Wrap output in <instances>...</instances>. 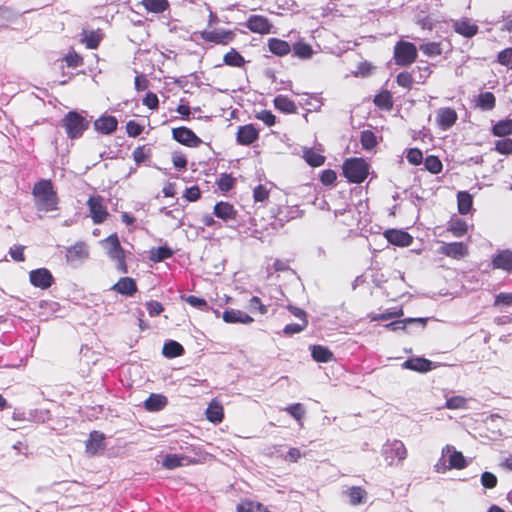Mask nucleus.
Here are the masks:
<instances>
[{
	"instance_id": "nucleus-1",
	"label": "nucleus",
	"mask_w": 512,
	"mask_h": 512,
	"mask_svg": "<svg viewBox=\"0 0 512 512\" xmlns=\"http://www.w3.org/2000/svg\"><path fill=\"white\" fill-rule=\"evenodd\" d=\"M32 194L37 211L47 213L57 209L58 196L51 180L42 179L35 183Z\"/></svg>"
},
{
	"instance_id": "nucleus-2",
	"label": "nucleus",
	"mask_w": 512,
	"mask_h": 512,
	"mask_svg": "<svg viewBox=\"0 0 512 512\" xmlns=\"http://www.w3.org/2000/svg\"><path fill=\"white\" fill-rule=\"evenodd\" d=\"M100 244L105 249L108 257L116 261V268L121 273H127V265L125 262V252L121 247L118 235L113 233L107 238L100 241Z\"/></svg>"
},
{
	"instance_id": "nucleus-3",
	"label": "nucleus",
	"mask_w": 512,
	"mask_h": 512,
	"mask_svg": "<svg viewBox=\"0 0 512 512\" xmlns=\"http://www.w3.org/2000/svg\"><path fill=\"white\" fill-rule=\"evenodd\" d=\"M90 122L85 116L77 111L68 112L62 119V126L65 128L66 134L71 139L79 138L84 131L88 129Z\"/></svg>"
},
{
	"instance_id": "nucleus-4",
	"label": "nucleus",
	"mask_w": 512,
	"mask_h": 512,
	"mask_svg": "<svg viewBox=\"0 0 512 512\" xmlns=\"http://www.w3.org/2000/svg\"><path fill=\"white\" fill-rule=\"evenodd\" d=\"M369 173V166L362 158H350L343 164V174L351 183H362Z\"/></svg>"
},
{
	"instance_id": "nucleus-5",
	"label": "nucleus",
	"mask_w": 512,
	"mask_h": 512,
	"mask_svg": "<svg viewBox=\"0 0 512 512\" xmlns=\"http://www.w3.org/2000/svg\"><path fill=\"white\" fill-rule=\"evenodd\" d=\"M417 58V48L411 42L399 41L394 47L395 63L399 66H409Z\"/></svg>"
},
{
	"instance_id": "nucleus-6",
	"label": "nucleus",
	"mask_w": 512,
	"mask_h": 512,
	"mask_svg": "<svg viewBox=\"0 0 512 512\" xmlns=\"http://www.w3.org/2000/svg\"><path fill=\"white\" fill-rule=\"evenodd\" d=\"M382 455L384 456L388 465H393L395 459H398L399 461L406 459L407 450L402 441L393 440L383 445Z\"/></svg>"
},
{
	"instance_id": "nucleus-7",
	"label": "nucleus",
	"mask_w": 512,
	"mask_h": 512,
	"mask_svg": "<svg viewBox=\"0 0 512 512\" xmlns=\"http://www.w3.org/2000/svg\"><path fill=\"white\" fill-rule=\"evenodd\" d=\"M172 137L175 141L189 147H197L202 143V140L187 127L174 128Z\"/></svg>"
},
{
	"instance_id": "nucleus-8",
	"label": "nucleus",
	"mask_w": 512,
	"mask_h": 512,
	"mask_svg": "<svg viewBox=\"0 0 512 512\" xmlns=\"http://www.w3.org/2000/svg\"><path fill=\"white\" fill-rule=\"evenodd\" d=\"M200 35L203 40L220 45H227L235 38L233 31L223 29L210 31L205 30L202 31Z\"/></svg>"
},
{
	"instance_id": "nucleus-9",
	"label": "nucleus",
	"mask_w": 512,
	"mask_h": 512,
	"mask_svg": "<svg viewBox=\"0 0 512 512\" xmlns=\"http://www.w3.org/2000/svg\"><path fill=\"white\" fill-rule=\"evenodd\" d=\"M245 26L253 33L269 34L272 29V24L269 19L262 15H251L247 19Z\"/></svg>"
},
{
	"instance_id": "nucleus-10",
	"label": "nucleus",
	"mask_w": 512,
	"mask_h": 512,
	"mask_svg": "<svg viewBox=\"0 0 512 512\" xmlns=\"http://www.w3.org/2000/svg\"><path fill=\"white\" fill-rule=\"evenodd\" d=\"M29 279L33 286L40 289H47L53 283V276L51 272L46 268L32 270L29 273Z\"/></svg>"
},
{
	"instance_id": "nucleus-11",
	"label": "nucleus",
	"mask_w": 512,
	"mask_h": 512,
	"mask_svg": "<svg viewBox=\"0 0 512 512\" xmlns=\"http://www.w3.org/2000/svg\"><path fill=\"white\" fill-rule=\"evenodd\" d=\"M92 220L95 224L104 222L109 215L105 206L102 204L101 197H90L87 201Z\"/></svg>"
},
{
	"instance_id": "nucleus-12",
	"label": "nucleus",
	"mask_w": 512,
	"mask_h": 512,
	"mask_svg": "<svg viewBox=\"0 0 512 512\" xmlns=\"http://www.w3.org/2000/svg\"><path fill=\"white\" fill-rule=\"evenodd\" d=\"M443 457L448 456V467L451 469H463L467 466L465 457L460 451H457L454 446L446 445L442 448Z\"/></svg>"
},
{
	"instance_id": "nucleus-13",
	"label": "nucleus",
	"mask_w": 512,
	"mask_h": 512,
	"mask_svg": "<svg viewBox=\"0 0 512 512\" xmlns=\"http://www.w3.org/2000/svg\"><path fill=\"white\" fill-rule=\"evenodd\" d=\"M439 253L453 259H462L468 255V248L462 242L444 243L439 248Z\"/></svg>"
},
{
	"instance_id": "nucleus-14",
	"label": "nucleus",
	"mask_w": 512,
	"mask_h": 512,
	"mask_svg": "<svg viewBox=\"0 0 512 512\" xmlns=\"http://www.w3.org/2000/svg\"><path fill=\"white\" fill-rule=\"evenodd\" d=\"M457 119V113L452 108H440L437 111L436 121L439 127L444 131L450 129L456 123Z\"/></svg>"
},
{
	"instance_id": "nucleus-15",
	"label": "nucleus",
	"mask_w": 512,
	"mask_h": 512,
	"mask_svg": "<svg viewBox=\"0 0 512 512\" xmlns=\"http://www.w3.org/2000/svg\"><path fill=\"white\" fill-rule=\"evenodd\" d=\"M402 368L413 370L420 373H425L431 371L434 368L433 362L423 358V357H414L407 359L403 362Z\"/></svg>"
},
{
	"instance_id": "nucleus-16",
	"label": "nucleus",
	"mask_w": 512,
	"mask_h": 512,
	"mask_svg": "<svg viewBox=\"0 0 512 512\" xmlns=\"http://www.w3.org/2000/svg\"><path fill=\"white\" fill-rule=\"evenodd\" d=\"M259 137L258 130L252 125H244L238 128L237 142L241 145H251Z\"/></svg>"
},
{
	"instance_id": "nucleus-17",
	"label": "nucleus",
	"mask_w": 512,
	"mask_h": 512,
	"mask_svg": "<svg viewBox=\"0 0 512 512\" xmlns=\"http://www.w3.org/2000/svg\"><path fill=\"white\" fill-rule=\"evenodd\" d=\"M105 436L102 432L93 431L86 441V452L89 455H95L105 449Z\"/></svg>"
},
{
	"instance_id": "nucleus-18",
	"label": "nucleus",
	"mask_w": 512,
	"mask_h": 512,
	"mask_svg": "<svg viewBox=\"0 0 512 512\" xmlns=\"http://www.w3.org/2000/svg\"><path fill=\"white\" fill-rule=\"evenodd\" d=\"M117 126L118 121L114 116H101L94 122L95 130L106 135L113 133Z\"/></svg>"
},
{
	"instance_id": "nucleus-19",
	"label": "nucleus",
	"mask_w": 512,
	"mask_h": 512,
	"mask_svg": "<svg viewBox=\"0 0 512 512\" xmlns=\"http://www.w3.org/2000/svg\"><path fill=\"white\" fill-rule=\"evenodd\" d=\"M89 256L87 245L84 242H77L67 249L66 258L68 262L81 261Z\"/></svg>"
},
{
	"instance_id": "nucleus-20",
	"label": "nucleus",
	"mask_w": 512,
	"mask_h": 512,
	"mask_svg": "<svg viewBox=\"0 0 512 512\" xmlns=\"http://www.w3.org/2000/svg\"><path fill=\"white\" fill-rule=\"evenodd\" d=\"M386 238L391 244L402 247L411 245L413 241V238L409 233L401 230H388L386 232Z\"/></svg>"
},
{
	"instance_id": "nucleus-21",
	"label": "nucleus",
	"mask_w": 512,
	"mask_h": 512,
	"mask_svg": "<svg viewBox=\"0 0 512 512\" xmlns=\"http://www.w3.org/2000/svg\"><path fill=\"white\" fill-rule=\"evenodd\" d=\"M223 320L226 323H242V324H250L253 322V318L249 316L247 313L236 310V309H227L223 312Z\"/></svg>"
},
{
	"instance_id": "nucleus-22",
	"label": "nucleus",
	"mask_w": 512,
	"mask_h": 512,
	"mask_svg": "<svg viewBox=\"0 0 512 512\" xmlns=\"http://www.w3.org/2000/svg\"><path fill=\"white\" fill-rule=\"evenodd\" d=\"M214 215L224 221L234 220L236 218V210L233 205L228 202L220 201L214 206Z\"/></svg>"
},
{
	"instance_id": "nucleus-23",
	"label": "nucleus",
	"mask_w": 512,
	"mask_h": 512,
	"mask_svg": "<svg viewBox=\"0 0 512 512\" xmlns=\"http://www.w3.org/2000/svg\"><path fill=\"white\" fill-rule=\"evenodd\" d=\"M112 289L119 294L132 296L137 291V285L134 279L122 277L113 285Z\"/></svg>"
},
{
	"instance_id": "nucleus-24",
	"label": "nucleus",
	"mask_w": 512,
	"mask_h": 512,
	"mask_svg": "<svg viewBox=\"0 0 512 512\" xmlns=\"http://www.w3.org/2000/svg\"><path fill=\"white\" fill-rule=\"evenodd\" d=\"M493 266L497 269L512 271V251L503 250L493 258Z\"/></svg>"
},
{
	"instance_id": "nucleus-25",
	"label": "nucleus",
	"mask_w": 512,
	"mask_h": 512,
	"mask_svg": "<svg viewBox=\"0 0 512 512\" xmlns=\"http://www.w3.org/2000/svg\"><path fill=\"white\" fill-rule=\"evenodd\" d=\"M454 28L458 34L467 38L474 36L478 32V26L468 19L457 21L454 24Z\"/></svg>"
},
{
	"instance_id": "nucleus-26",
	"label": "nucleus",
	"mask_w": 512,
	"mask_h": 512,
	"mask_svg": "<svg viewBox=\"0 0 512 512\" xmlns=\"http://www.w3.org/2000/svg\"><path fill=\"white\" fill-rule=\"evenodd\" d=\"M103 38V34L98 30H84L82 32L81 41L86 45L88 49H96Z\"/></svg>"
},
{
	"instance_id": "nucleus-27",
	"label": "nucleus",
	"mask_w": 512,
	"mask_h": 512,
	"mask_svg": "<svg viewBox=\"0 0 512 512\" xmlns=\"http://www.w3.org/2000/svg\"><path fill=\"white\" fill-rule=\"evenodd\" d=\"M268 47L270 52L277 56H285L291 51L289 43L278 38H270Z\"/></svg>"
},
{
	"instance_id": "nucleus-28",
	"label": "nucleus",
	"mask_w": 512,
	"mask_h": 512,
	"mask_svg": "<svg viewBox=\"0 0 512 512\" xmlns=\"http://www.w3.org/2000/svg\"><path fill=\"white\" fill-rule=\"evenodd\" d=\"M311 355L316 362L327 363L333 359V353L322 345L311 346Z\"/></svg>"
},
{
	"instance_id": "nucleus-29",
	"label": "nucleus",
	"mask_w": 512,
	"mask_h": 512,
	"mask_svg": "<svg viewBox=\"0 0 512 512\" xmlns=\"http://www.w3.org/2000/svg\"><path fill=\"white\" fill-rule=\"evenodd\" d=\"M167 399L163 395L151 394L144 402L146 410L154 412L159 411L165 407Z\"/></svg>"
},
{
	"instance_id": "nucleus-30",
	"label": "nucleus",
	"mask_w": 512,
	"mask_h": 512,
	"mask_svg": "<svg viewBox=\"0 0 512 512\" xmlns=\"http://www.w3.org/2000/svg\"><path fill=\"white\" fill-rule=\"evenodd\" d=\"M188 463V457L178 454H167L163 461L162 466L166 469H175L184 466Z\"/></svg>"
},
{
	"instance_id": "nucleus-31",
	"label": "nucleus",
	"mask_w": 512,
	"mask_h": 512,
	"mask_svg": "<svg viewBox=\"0 0 512 512\" xmlns=\"http://www.w3.org/2000/svg\"><path fill=\"white\" fill-rule=\"evenodd\" d=\"M162 353L167 358H175L183 355V346L174 340H169L164 343Z\"/></svg>"
},
{
	"instance_id": "nucleus-32",
	"label": "nucleus",
	"mask_w": 512,
	"mask_h": 512,
	"mask_svg": "<svg viewBox=\"0 0 512 512\" xmlns=\"http://www.w3.org/2000/svg\"><path fill=\"white\" fill-rule=\"evenodd\" d=\"M274 106L284 113H295L297 110L295 103L284 95H278L274 98Z\"/></svg>"
},
{
	"instance_id": "nucleus-33",
	"label": "nucleus",
	"mask_w": 512,
	"mask_h": 512,
	"mask_svg": "<svg viewBox=\"0 0 512 512\" xmlns=\"http://www.w3.org/2000/svg\"><path fill=\"white\" fill-rule=\"evenodd\" d=\"M458 211L462 215L470 212L473 204L472 196L466 191H460L457 194Z\"/></svg>"
},
{
	"instance_id": "nucleus-34",
	"label": "nucleus",
	"mask_w": 512,
	"mask_h": 512,
	"mask_svg": "<svg viewBox=\"0 0 512 512\" xmlns=\"http://www.w3.org/2000/svg\"><path fill=\"white\" fill-rule=\"evenodd\" d=\"M141 4L148 12L163 13L169 8L168 0H142Z\"/></svg>"
},
{
	"instance_id": "nucleus-35",
	"label": "nucleus",
	"mask_w": 512,
	"mask_h": 512,
	"mask_svg": "<svg viewBox=\"0 0 512 512\" xmlns=\"http://www.w3.org/2000/svg\"><path fill=\"white\" fill-rule=\"evenodd\" d=\"M426 321V318H406L403 320L392 321L386 325V328L393 331L404 330L406 325L411 323H419L424 327L426 325Z\"/></svg>"
},
{
	"instance_id": "nucleus-36",
	"label": "nucleus",
	"mask_w": 512,
	"mask_h": 512,
	"mask_svg": "<svg viewBox=\"0 0 512 512\" xmlns=\"http://www.w3.org/2000/svg\"><path fill=\"white\" fill-rule=\"evenodd\" d=\"M346 495L349 497V503L356 506L364 502L366 491L359 486H352L346 491Z\"/></svg>"
},
{
	"instance_id": "nucleus-37",
	"label": "nucleus",
	"mask_w": 512,
	"mask_h": 512,
	"mask_svg": "<svg viewBox=\"0 0 512 512\" xmlns=\"http://www.w3.org/2000/svg\"><path fill=\"white\" fill-rule=\"evenodd\" d=\"M223 61L226 65L232 67H242L245 64L243 56L234 48L224 55Z\"/></svg>"
},
{
	"instance_id": "nucleus-38",
	"label": "nucleus",
	"mask_w": 512,
	"mask_h": 512,
	"mask_svg": "<svg viewBox=\"0 0 512 512\" xmlns=\"http://www.w3.org/2000/svg\"><path fill=\"white\" fill-rule=\"evenodd\" d=\"M303 158L312 167H319L325 162V157L311 148L304 149Z\"/></svg>"
},
{
	"instance_id": "nucleus-39",
	"label": "nucleus",
	"mask_w": 512,
	"mask_h": 512,
	"mask_svg": "<svg viewBox=\"0 0 512 512\" xmlns=\"http://www.w3.org/2000/svg\"><path fill=\"white\" fill-rule=\"evenodd\" d=\"M492 133L498 137H505L512 134V120L506 119L498 121L492 128Z\"/></svg>"
},
{
	"instance_id": "nucleus-40",
	"label": "nucleus",
	"mask_w": 512,
	"mask_h": 512,
	"mask_svg": "<svg viewBox=\"0 0 512 512\" xmlns=\"http://www.w3.org/2000/svg\"><path fill=\"white\" fill-rule=\"evenodd\" d=\"M478 106L485 111L492 110L496 104V98L491 92H483L478 96Z\"/></svg>"
},
{
	"instance_id": "nucleus-41",
	"label": "nucleus",
	"mask_w": 512,
	"mask_h": 512,
	"mask_svg": "<svg viewBox=\"0 0 512 512\" xmlns=\"http://www.w3.org/2000/svg\"><path fill=\"white\" fill-rule=\"evenodd\" d=\"M447 230L450 231L455 237H462L467 233L468 225L466 221L462 219H456L450 222Z\"/></svg>"
},
{
	"instance_id": "nucleus-42",
	"label": "nucleus",
	"mask_w": 512,
	"mask_h": 512,
	"mask_svg": "<svg viewBox=\"0 0 512 512\" xmlns=\"http://www.w3.org/2000/svg\"><path fill=\"white\" fill-rule=\"evenodd\" d=\"M293 53L301 59H308L312 56L313 50L310 45L304 42H297L293 45Z\"/></svg>"
},
{
	"instance_id": "nucleus-43",
	"label": "nucleus",
	"mask_w": 512,
	"mask_h": 512,
	"mask_svg": "<svg viewBox=\"0 0 512 512\" xmlns=\"http://www.w3.org/2000/svg\"><path fill=\"white\" fill-rule=\"evenodd\" d=\"M360 142L365 150H372L377 144L374 132L370 130L362 131L360 136Z\"/></svg>"
},
{
	"instance_id": "nucleus-44",
	"label": "nucleus",
	"mask_w": 512,
	"mask_h": 512,
	"mask_svg": "<svg viewBox=\"0 0 512 512\" xmlns=\"http://www.w3.org/2000/svg\"><path fill=\"white\" fill-rule=\"evenodd\" d=\"M132 156L136 164L139 165L151 156V148L147 145L138 146L133 150Z\"/></svg>"
},
{
	"instance_id": "nucleus-45",
	"label": "nucleus",
	"mask_w": 512,
	"mask_h": 512,
	"mask_svg": "<svg viewBox=\"0 0 512 512\" xmlns=\"http://www.w3.org/2000/svg\"><path fill=\"white\" fill-rule=\"evenodd\" d=\"M424 165H425V168L433 174L440 173L443 168V165H442V162L440 161V159L434 155L427 156L424 161Z\"/></svg>"
},
{
	"instance_id": "nucleus-46",
	"label": "nucleus",
	"mask_w": 512,
	"mask_h": 512,
	"mask_svg": "<svg viewBox=\"0 0 512 512\" xmlns=\"http://www.w3.org/2000/svg\"><path fill=\"white\" fill-rule=\"evenodd\" d=\"M207 419L213 423H219L223 419V408L220 405H209L206 410Z\"/></svg>"
},
{
	"instance_id": "nucleus-47",
	"label": "nucleus",
	"mask_w": 512,
	"mask_h": 512,
	"mask_svg": "<svg viewBox=\"0 0 512 512\" xmlns=\"http://www.w3.org/2000/svg\"><path fill=\"white\" fill-rule=\"evenodd\" d=\"M445 408L455 410V409H466L467 408V399L462 396H452L447 398L445 403Z\"/></svg>"
},
{
	"instance_id": "nucleus-48",
	"label": "nucleus",
	"mask_w": 512,
	"mask_h": 512,
	"mask_svg": "<svg viewBox=\"0 0 512 512\" xmlns=\"http://www.w3.org/2000/svg\"><path fill=\"white\" fill-rule=\"evenodd\" d=\"M173 255V251L167 246L158 247L155 251L152 252L151 259L154 262H161Z\"/></svg>"
},
{
	"instance_id": "nucleus-49",
	"label": "nucleus",
	"mask_w": 512,
	"mask_h": 512,
	"mask_svg": "<svg viewBox=\"0 0 512 512\" xmlns=\"http://www.w3.org/2000/svg\"><path fill=\"white\" fill-rule=\"evenodd\" d=\"M420 50L429 57L438 56L442 53L440 44L436 42H429L420 45Z\"/></svg>"
},
{
	"instance_id": "nucleus-50",
	"label": "nucleus",
	"mask_w": 512,
	"mask_h": 512,
	"mask_svg": "<svg viewBox=\"0 0 512 512\" xmlns=\"http://www.w3.org/2000/svg\"><path fill=\"white\" fill-rule=\"evenodd\" d=\"M414 81L415 79L412 73H409L407 71L399 73L396 77L397 84L405 89H411Z\"/></svg>"
},
{
	"instance_id": "nucleus-51",
	"label": "nucleus",
	"mask_w": 512,
	"mask_h": 512,
	"mask_svg": "<svg viewBox=\"0 0 512 512\" xmlns=\"http://www.w3.org/2000/svg\"><path fill=\"white\" fill-rule=\"evenodd\" d=\"M307 325H308V320L302 319V322L300 321L299 323L287 324L284 327L283 332L285 335L297 334V333H300L301 331H303L307 327Z\"/></svg>"
},
{
	"instance_id": "nucleus-52",
	"label": "nucleus",
	"mask_w": 512,
	"mask_h": 512,
	"mask_svg": "<svg viewBox=\"0 0 512 512\" xmlns=\"http://www.w3.org/2000/svg\"><path fill=\"white\" fill-rule=\"evenodd\" d=\"M495 150L500 154L511 155L512 154V139L505 138L498 140L495 144Z\"/></svg>"
},
{
	"instance_id": "nucleus-53",
	"label": "nucleus",
	"mask_w": 512,
	"mask_h": 512,
	"mask_svg": "<svg viewBox=\"0 0 512 512\" xmlns=\"http://www.w3.org/2000/svg\"><path fill=\"white\" fill-rule=\"evenodd\" d=\"M497 61L501 65L512 69V47L500 51L497 56Z\"/></svg>"
},
{
	"instance_id": "nucleus-54",
	"label": "nucleus",
	"mask_w": 512,
	"mask_h": 512,
	"mask_svg": "<svg viewBox=\"0 0 512 512\" xmlns=\"http://www.w3.org/2000/svg\"><path fill=\"white\" fill-rule=\"evenodd\" d=\"M284 410L287 411L297 421H300L305 415L304 407L300 403L291 404Z\"/></svg>"
},
{
	"instance_id": "nucleus-55",
	"label": "nucleus",
	"mask_w": 512,
	"mask_h": 512,
	"mask_svg": "<svg viewBox=\"0 0 512 512\" xmlns=\"http://www.w3.org/2000/svg\"><path fill=\"white\" fill-rule=\"evenodd\" d=\"M406 158L409 163L419 165L423 161L422 151L418 148H411L408 150Z\"/></svg>"
},
{
	"instance_id": "nucleus-56",
	"label": "nucleus",
	"mask_w": 512,
	"mask_h": 512,
	"mask_svg": "<svg viewBox=\"0 0 512 512\" xmlns=\"http://www.w3.org/2000/svg\"><path fill=\"white\" fill-rule=\"evenodd\" d=\"M185 300L189 305H191L194 308H197V309H200L203 311L208 309V304H207L206 300L203 298H200V297H197L194 295H190V296L186 297Z\"/></svg>"
},
{
	"instance_id": "nucleus-57",
	"label": "nucleus",
	"mask_w": 512,
	"mask_h": 512,
	"mask_svg": "<svg viewBox=\"0 0 512 512\" xmlns=\"http://www.w3.org/2000/svg\"><path fill=\"white\" fill-rule=\"evenodd\" d=\"M245 512H262L264 505L259 502L246 501L238 505Z\"/></svg>"
},
{
	"instance_id": "nucleus-58",
	"label": "nucleus",
	"mask_w": 512,
	"mask_h": 512,
	"mask_svg": "<svg viewBox=\"0 0 512 512\" xmlns=\"http://www.w3.org/2000/svg\"><path fill=\"white\" fill-rule=\"evenodd\" d=\"M481 484L488 489H492L497 485V477L491 472H484L481 475Z\"/></svg>"
},
{
	"instance_id": "nucleus-59",
	"label": "nucleus",
	"mask_w": 512,
	"mask_h": 512,
	"mask_svg": "<svg viewBox=\"0 0 512 512\" xmlns=\"http://www.w3.org/2000/svg\"><path fill=\"white\" fill-rule=\"evenodd\" d=\"M249 308L251 311L258 310L260 312V314H262V315H264L268 312V307L266 305H263L261 303L260 298L257 296H253L249 300Z\"/></svg>"
},
{
	"instance_id": "nucleus-60",
	"label": "nucleus",
	"mask_w": 512,
	"mask_h": 512,
	"mask_svg": "<svg viewBox=\"0 0 512 512\" xmlns=\"http://www.w3.org/2000/svg\"><path fill=\"white\" fill-rule=\"evenodd\" d=\"M269 196V191L264 185H258L253 190V197L256 202H263Z\"/></svg>"
},
{
	"instance_id": "nucleus-61",
	"label": "nucleus",
	"mask_w": 512,
	"mask_h": 512,
	"mask_svg": "<svg viewBox=\"0 0 512 512\" xmlns=\"http://www.w3.org/2000/svg\"><path fill=\"white\" fill-rule=\"evenodd\" d=\"M337 179L336 172L331 169L324 170L321 173L320 180L323 185L329 186L335 183Z\"/></svg>"
},
{
	"instance_id": "nucleus-62",
	"label": "nucleus",
	"mask_w": 512,
	"mask_h": 512,
	"mask_svg": "<svg viewBox=\"0 0 512 512\" xmlns=\"http://www.w3.org/2000/svg\"><path fill=\"white\" fill-rule=\"evenodd\" d=\"M494 306H512V292L496 295Z\"/></svg>"
},
{
	"instance_id": "nucleus-63",
	"label": "nucleus",
	"mask_w": 512,
	"mask_h": 512,
	"mask_svg": "<svg viewBox=\"0 0 512 512\" xmlns=\"http://www.w3.org/2000/svg\"><path fill=\"white\" fill-rule=\"evenodd\" d=\"M126 131L130 137H137L142 133L143 127L137 122L131 120L126 125Z\"/></svg>"
},
{
	"instance_id": "nucleus-64",
	"label": "nucleus",
	"mask_w": 512,
	"mask_h": 512,
	"mask_svg": "<svg viewBox=\"0 0 512 512\" xmlns=\"http://www.w3.org/2000/svg\"><path fill=\"white\" fill-rule=\"evenodd\" d=\"M146 308L150 316H157L159 315L163 310V306L160 302L151 300L146 303Z\"/></svg>"
}]
</instances>
